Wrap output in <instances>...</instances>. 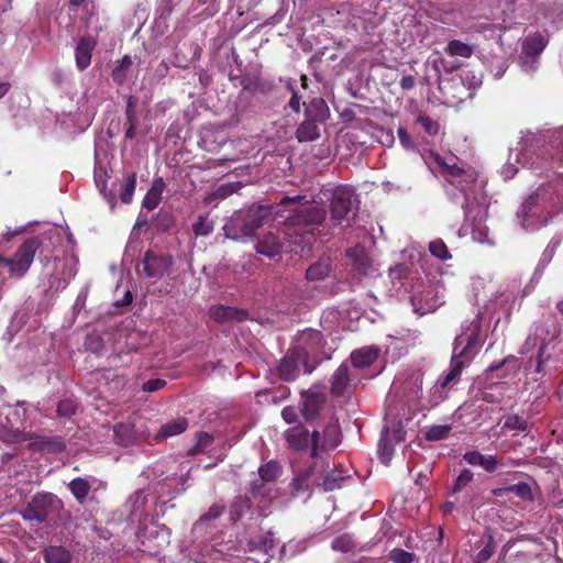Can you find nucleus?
I'll return each mask as SVG.
<instances>
[{
    "instance_id": "obj_3",
    "label": "nucleus",
    "mask_w": 563,
    "mask_h": 563,
    "mask_svg": "<svg viewBox=\"0 0 563 563\" xmlns=\"http://www.w3.org/2000/svg\"><path fill=\"white\" fill-rule=\"evenodd\" d=\"M278 206L291 207V214L286 217V223L291 227H314L323 223L327 218L325 209L322 206L308 205L305 196H285Z\"/></svg>"
},
{
    "instance_id": "obj_33",
    "label": "nucleus",
    "mask_w": 563,
    "mask_h": 563,
    "mask_svg": "<svg viewBox=\"0 0 563 563\" xmlns=\"http://www.w3.org/2000/svg\"><path fill=\"white\" fill-rule=\"evenodd\" d=\"M133 62L130 55H124L111 71V78L118 86H122L126 81L128 71L130 70Z\"/></svg>"
},
{
    "instance_id": "obj_34",
    "label": "nucleus",
    "mask_w": 563,
    "mask_h": 563,
    "mask_svg": "<svg viewBox=\"0 0 563 563\" xmlns=\"http://www.w3.org/2000/svg\"><path fill=\"white\" fill-rule=\"evenodd\" d=\"M282 473L283 468L276 461H269L258 467V476L268 484L275 483Z\"/></svg>"
},
{
    "instance_id": "obj_55",
    "label": "nucleus",
    "mask_w": 563,
    "mask_h": 563,
    "mask_svg": "<svg viewBox=\"0 0 563 563\" xmlns=\"http://www.w3.org/2000/svg\"><path fill=\"white\" fill-rule=\"evenodd\" d=\"M224 509H225L224 505L216 503V504L211 505L210 508L208 509V511L199 518L198 522H207L210 520H216L221 517V515L224 512Z\"/></svg>"
},
{
    "instance_id": "obj_11",
    "label": "nucleus",
    "mask_w": 563,
    "mask_h": 563,
    "mask_svg": "<svg viewBox=\"0 0 563 563\" xmlns=\"http://www.w3.org/2000/svg\"><path fill=\"white\" fill-rule=\"evenodd\" d=\"M313 462H321L323 464L322 471L320 468L317 470L316 486L325 493L340 488L347 478L342 468H332L329 461L322 455Z\"/></svg>"
},
{
    "instance_id": "obj_47",
    "label": "nucleus",
    "mask_w": 563,
    "mask_h": 563,
    "mask_svg": "<svg viewBox=\"0 0 563 563\" xmlns=\"http://www.w3.org/2000/svg\"><path fill=\"white\" fill-rule=\"evenodd\" d=\"M196 445L188 451L189 455L198 454L203 452L205 449L209 448L213 442V437L208 432H198L196 434Z\"/></svg>"
},
{
    "instance_id": "obj_8",
    "label": "nucleus",
    "mask_w": 563,
    "mask_h": 563,
    "mask_svg": "<svg viewBox=\"0 0 563 563\" xmlns=\"http://www.w3.org/2000/svg\"><path fill=\"white\" fill-rule=\"evenodd\" d=\"M437 163L443 178L462 192H465L468 186L477 180V173L472 167L464 168L457 164H449L440 156H438Z\"/></svg>"
},
{
    "instance_id": "obj_49",
    "label": "nucleus",
    "mask_w": 563,
    "mask_h": 563,
    "mask_svg": "<svg viewBox=\"0 0 563 563\" xmlns=\"http://www.w3.org/2000/svg\"><path fill=\"white\" fill-rule=\"evenodd\" d=\"M268 483L264 482L262 477L252 479L250 484V492L254 497H267L271 493Z\"/></svg>"
},
{
    "instance_id": "obj_28",
    "label": "nucleus",
    "mask_w": 563,
    "mask_h": 563,
    "mask_svg": "<svg viewBox=\"0 0 563 563\" xmlns=\"http://www.w3.org/2000/svg\"><path fill=\"white\" fill-rule=\"evenodd\" d=\"M165 188V183L162 178H157L153 181L152 187L146 192L142 206L146 210H154L162 200V194Z\"/></svg>"
},
{
    "instance_id": "obj_51",
    "label": "nucleus",
    "mask_w": 563,
    "mask_h": 563,
    "mask_svg": "<svg viewBox=\"0 0 563 563\" xmlns=\"http://www.w3.org/2000/svg\"><path fill=\"white\" fill-rule=\"evenodd\" d=\"M136 103L137 99L136 97L130 95L126 98V106H125V118L126 123L130 125H137V115H136Z\"/></svg>"
},
{
    "instance_id": "obj_26",
    "label": "nucleus",
    "mask_w": 563,
    "mask_h": 563,
    "mask_svg": "<svg viewBox=\"0 0 563 563\" xmlns=\"http://www.w3.org/2000/svg\"><path fill=\"white\" fill-rule=\"evenodd\" d=\"M331 273V261L329 257L320 258L311 264L306 271V278L310 282H318L327 278Z\"/></svg>"
},
{
    "instance_id": "obj_18",
    "label": "nucleus",
    "mask_w": 563,
    "mask_h": 563,
    "mask_svg": "<svg viewBox=\"0 0 563 563\" xmlns=\"http://www.w3.org/2000/svg\"><path fill=\"white\" fill-rule=\"evenodd\" d=\"M209 316L216 322L243 321L247 318V311L228 306H212Z\"/></svg>"
},
{
    "instance_id": "obj_41",
    "label": "nucleus",
    "mask_w": 563,
    "mask_h": 563,
    "mask_svg": "<svg viewBox=\"0 0 563 563\" xmlns=\"http://www.w3.org/2000/svg\"><path fill=\"white\" fill-rule=\"evenodd\" d=\"M417 123H419L422 126L423 131L430 136L437 135L440 131L439 121L435 119H432L431 117H429L426 113L418 114Z\"/></svg>"
},
{
    "instance_id": "obj_53",
    "label": "nucleus",
    "mask_w": 563,
    "mask_h": 563,
    "mask_svg": "<svg viewBox=\"0 0 563 563\" xmlns=\"http://www.w3.org/2000/svg\"><path fill=\"white\" fill-rule=\"evenodd\" d=\"M505 428L509 430L526 431L528 429V422L525 418L518 415H511L506 418Z\"/></svg>"
},
{
    "instance_id": "obj_12",
    "label": "nucleus",
    "mask_w": 563,
    "mask_h": 563,
    "mask_svg": "<svg viewBox=\"0 0 563 563\" xmlns=\"http://www.w3.org/2000/svg\"><path fill=\"white\" fill-rule=\"evenodd\" d=\"M300 397V413L305 421L311 422L318 419L327 401L325 395L314 389H308L301 390Z\"/></svg>"
},
{
    "instance_id": "obj_60",
    "label": "nucleus",
    "mask_w": 563,
    "mask_h": 563,
    "mask_svg": "<svg viewBox=\"0 0 563 563\" xmlns=\"http://www.w3.org/2000/svg\"><path fill=\"white\" fill-rule=\"evenodd\" d=\"M397 134H398L400 144L402 145V147H405L406 150L413 148V142L405 128H401V126L398 128Z\"/></svg>"
},
{
    "instance_id": "obj_36",
    "label": "nucleus",
    "mask_w": 563,
    "mask_h": 563,
    "mask_svg": "<svg viewBox=\"0 0 563 563\" xmlns=\"http://www.w3.org/2000/svg\"><path fill=\"white\" fill-rule=\"evenodd\" d=\"M445 52L451 56H461L468 58L473 54V48L468 44L459 40H452L448 43Z\"/></svg>"
},
{
    "instance_id": "obj_30",
    "label": "nucleus",
    "mask_w": 563,
    "mask_h": 563,
    "mask_svg": "<svg viewBox=\"0 0 563 563\" xmlns=\"http://www.w3.org/2000/svg\"><path fill=\"white\" fill-rule=\"evenodd\" d=\"M68 489L70 490L76 501L79 505H84L91 490V484L87 478L75 477L69 482Z\"/></svg>"
},
{
    "instance_id": "obj_37",
    "label": "nucleus",
    "mask_w": 563,
    "mask_h": 563,
    "mask_svg": "<svg viewBox=\"0 0 563 563\" xmlns=\"http://www.w3.org/2000/svg\"><path fill=\"white\" fill-rule=\"evenodd\" d=\"M26 440L24 432L21 430L1 427L0 428V441L5 444H16Z\"/></svg>"
},
{
    "instance_id": "obj_5",
    "label": "nucleus",
    "mask_w": 563,
    "mask_h": 563,
    "mask_svg": "<svg viewBox=\"0 0 563 563\" xmlns=\"http://www.w3.org/2000/svg\"><path fill=\"white\" fill-rule=\"evenodd\" d=\"M331 221L335 227L350 225V216L355 217L358 209V200L355 190L347 185H340L329 191Z\"/></svg>"
},
{
    "instance_id": "obj_39",
    "label": "nucleus",
    "mask_w": 563,
    "mask_h": 563,
    "mask_svg": "<svg viewBox=\"0 0 563 563\" xmlns=\"http://www.w3.org/2000/svg\"><path fill=\"white\" fill-rule=\"evenodd\" d=\"M213 221L208 214H199L197 221L192 224V231L196 236H207L213 232Z\"/></svg>"
},
{
    "instance_id": "obj_22",
    "label": "nucleus",
    "mask_w": 563,
    "mask_h": 563,
    "mask_svg": "<svg viewBox=\"0 0 563 563\" xmlns=\"http://www.w3.org/2000/svg\"><path fill=\"white\" fill-rule=\"evenodd\" d=\"M547 45V37L540 32H534L523 38L521 43V49L526 56L536 57L544 51Z\"/></svg>"
},
{
    "instance_id": "obj_20",
    "label": "nucleus",
    "mask_w": 563,
    "mask_h": 563,
    "mask_svg": "<svg viewBox=\"0 0 563 563\" xmlns=\"http://www.w3.org/2000/svg\"><path fill=\"white\" fill-rule=\"evenodd\" d=\"M323 464L321 462H312V464L305 471L299 473L291 482V487L296 493L306 492L309 489L310 483L316 485L317 470L322 471Z\"/></svg>"
},
{
    "instance_id": "obj_54",
    "label": "nucleus",
    "mask_w": 563,
    "mask_h": 563,
    "mask_svg": "<svg viewBox=\"0 0 563 563\" xmlns=\"http://www.w3.org/2000/svg\"><path fill=\"white\" fill-rule=\"evenodd\" d=\"M76 402L71 399L60 400L57 405V415L62 418H70L76 413Z\"/></svg>"
},
{
    "instance_id": "obj_46",
    "label": "nucleus",
    "mask_w": 563,
    "mask_h": 563,
    "mask_svg": "<svg viewBox=\"0 0 563 563\" xmlns=\"http://www.w3.org/2000/svg\"><path fill=\"white\" fill-rule=\"evenodd\" d=\"M509 493H514L517 497L522 500L532 501L533 494L531 487L526 482H520L518 484L507 486Z\"/></svg>"
},
{
    "instance_id": "obj_6",
    "label": "nucleus",
    "mask_w": 563,
    "mask_h": 563,
    "mask_svg": "<svg viewBox=\"0 0 563 563\" xmlns=\"http://www.w3.org/2000/svg\"><path fill=\"white\" fill-rule=\"evenodd\" d=\"M62 507L63 504L55 494L42 492L36 493L19 514L25 521L43 523Z\"/></svg>"
},
{
    "instance_id": "obj_24",
    "label": "nucleus",
    "mask_w": 563,
    "mask_h": 563,
    "mask_svg": "<svg viewBox=\"0 0 563 563\" xmlns=\"http://www.w3.org/2000/svg\"><path fill=\"white\" fill-rule=\"evenodd\" d=\"M305 104V117L323 123L330 117V111L327 102L322 98H313L309 103Z\"/></svg>"
},
{
    "instance_id": "obj_40",
    "label": "nucleus",
    "mask_w": 563,
    "mask_h": 563,
    "mask_svg": "<svg viewBox=\"0 0 563 563\" xmlns=\"http://www.w3.org/2000/svg\"><path fill=\"white\" fill-rule=\"evenodd\" d=\"M331 548L334 551H339L342 553H349V552L354 551L355 542L350 534L344 533V534L336 537L332 541Z\"/></svg>"
},
{
    "instance_id": "obj_61",
    "label": "nucleus",
    "mask_w": 563,
    "mask_h": 563,
    "mask_svg": "<svg viewBox=\"0 0 563 563\" xmlns=\"http://www.w3.org/2000/svg\"><path fill=\"white\" fill-rule=\"evenodd\" d=\"M288 88L291 90V98L289 100L288 106L295 113H299L301 107L300 97L297 90L291 85H289Z\"/></svg>"
},
{
    "instance_id": "obj_64",
    "label": "nucleus",
    "mask_w": 563,
    "mask_h": 563,
    "mask_svg": "<svg viewBox=\"0 0 563 563\" xmlns=\"http://www.w3.org/2000/svg\"><path fill=\"white\" fill-rule=\"evenodd\" d=\"M415 85H416V80H415L413 76H411V75L404 76L399 81V86L404 90H411V89H413Z\"/></svg>"
},
{
    "instance_id": "obj_52",
    "label": "nucleus",
    "mask_w": 563,
    "mask_h": 563,
    "mask_svg": "<svg viewBox=\"0 0 563 563\" xmlns=\"http://www.w3.org/2000/svg\"><path fill=\"white\" fill-rule=\"evenodd\" d=\"M473 476L474 474L471 470H462L453 484L452 493H459L464 489L473 481Z\"/></svg>"
},
{
    "instance_id": "obj_48",
    "label": "nucleus",
    "mask_w": 563,
    "mask_h": 563,
    "mask_svg": "<svg viewBox=\"0 0 563 563\" xmlns=\"http://www.w3.org/2000/svg\"><path fill=\"white\" fill-rule=\"evenodd\" d=\"M415 559V553L405 551L400 548L393 549L388 554V560L393 563H412Z\"/></svg>"
},
{
    "instance_id": "obj_7",
    "label": "nucleus",
    "mask_w": 563,
    "mask_h": 563,
    "mask_svg": "<svg viewBox=\"0 0 563 563\" xmlns=\"http://www.w3.org/2000/svg\"><path fill=\"white\" fill-rule=\"evenodd\" d=\"M481 330L482 327L479 321L471 322L468 327L470 333L461 334L455 339L453 355L470 364L483 345L479 338Z\"/></svg>"
},
{
    "instance_id": "obj_10",
    "label": "nucleus",
    "mask_w": 563,
    "mask_h": 563,
    "mask_svg": "<svg viewBox=\"0 0 563 563\" xmlns=\"http://www.w3.org/2000/svg\"><path fill=\"white\" fill-rule=\"evenodd\" d=\"M141 264L146 277L161 279L165 274L169 273L174 258L169 254L155 253L148 250L144 253Z\"/></svg>"
},
{
    "instance_id": "obj_9",
    "label": "nucleus",
    "mask_w": 563,
    "mask_h": 563,
    "mask_svg": "<svg viewBox=\"0 0 563 563\" xmlns=\"http://www.w3.org/2000/svg\"><path fill=\"white\" fill-rule=\"evenodd\" d=\"M272 206L253 205L245 212H240L233 219V223L240 222V232L242 235L251 236L263 225V221L271 216Z\"/></svg>"
},
{
    "instance_id": "obj_25",
    "label": "nucleus",
    "mask_w": 563,
    "mask_h": 563,
    "mask_svg": "<svg viewBox=\"0 0 563 563\" xmlns=\"http://www.w3.org/2000/svg\"><path fill=\"white\" fill-rule=\"evenodd\" d=\"M45 563H70L71 552L63 545H48L43 551Z\"/></svg>"
},
{
    "instance_id": "obj_29",
    "label": "nucleus",
    "mask_w": 563,
    "mask_h": 563,
    "mask_svg": "<svg viewBox=\"0 0 563 563\" xmlns=\"http://www.w3.org/2000/svg\"><path fill=\"white\" fill-rule=\"evenodd\" d=\"M252 508V501L246 496H236L229 507L230 520L235 523L242 519Z\"/></svg>"
},
{
    "instance_id": "obj_38",
    "label": "nucleus",
    "mask_w": 563,
    "mask_h": 563,
    "mask_svg": "<svg viewBox=\"0 0 563 563\" xmlns=\"http://www.w3.org/2000/svg\"><path fill=\"white\" fill-rule=\"evenodd\" d=\"M428 250L432 256L440 261H449L452 258V254L442 239L431 241Z\"/></svg>"
},
{
    "instance_id": "obj_42",
    "label": "nucleus",
    "mask_w": 563,
    "mask_h": 563,
    "mask_svg": "<svg viewBox=\"0 0 563 563\" xmlns=\"http://www.w3.org/2000/svg\"><path fill=\"white\" fill-rule=\"evenodd\" d=\"M136 187V174L132 173L128 176L122 184V190L120 194V199L123 203H130L132 201L134 191Z\"/></svg>"
},
{
    "instance_id": "obj_4",
    "label": "nucleus",
    "mask_w": 563,
    "mask_h": 563,
    "mask_svg": "<svg viewBox=\"0 0 563 563\" xmlns=\"http://www.w3.org/2000/svg\"><path fill=\"white\" fill-rule=\"evenodd\" d=\"M43 236L33 235L25 239L12 257L0 255V266H5L10 277H23L34 262L36 252L43 246Z\"/></svg>"
},
{
    "instance_id": "obj_32",
    "label": "nucleus",
    "mask_w": 563,
    "mask_h": 563,
    "mask_svg": "<svg viewBox=\"0 0 563 563\" xmlns=\"http://www.w3.org/2000/svg\"><path fill=\"white\" fill-rule=\"evenodd\" d=\"M114 437L120 445L129 446L135 440L134 424L130 422L117 423L113 428Z\"/></svg>"
},
{
    "instance_id": "obj_63",
    "label": "nucleus",
    "mask_w": 563,
    "mask_h": 563,
    "mask_svg": "<svg viewBox=\"0 0 563 563\" xmlns=\"http://www.w3.org/2000/svg\"><path fill=\"white\" fill-rule=\"evenodd\" d=\"M97 186L100 188V191L103 192V195L107 198L111 208H113L117 203L115 195L112 194V191L106 192V187H107L106 180H103L102 184H100V181H97Z\"/></svg>"
},
{
    "instance_id": "obj_62",
    "label": "nucleus",
    "mask_w": 563,
    "mask_h": 563,
    "mask_svg": "<svg viewBox=\"0 0 563 563\" xmlns=\"http://www.w3.org/2000/svg\"><path fill=\"white\" fill-rule=\"evenodd\" d=\"M380 460L383 463H387L393 454V448L387 442H384L379 446Z\"/></svg>"
},
{
    "instance_id": "obj_35",
    "label": "nucleus",
    "mask_w": 563,
    "mask_h": 563,
    "mask_svg": "<svg viewBox=\"0 0 563 563\" xmlns=\"http://www.w3.org/2000/svg\"><path fill=\"white\" fill-rule=\"evenodd\" d=\"M240 85L242 86L243 90L251 93L266 91V84L258 76L250 74L243 75L240 78Z\"/></svg>"
},
{
    "instance_id": "obj_13",
    "label": "nucleus",
    "mask_w": 563,
    "mask_h": 563,
    "mask_svg": "<svg viewBox=\"0 0 563 563\" xmlns=\"http://www.w3.org/2000/svg\"><path fill=\"white\" fill-rule=\"evenodd\" d=\"M468 363H466L464 360L459 358L454 355H452L451 363H450V369L443 377V379L440 382L439 386H435L432 393L433 396V405H438L439 402L443 401L446 398V394H444V389L449 388L451 384H453L461 375L464 367H466Z\"/></svg>"
},
{
    "instance_id": "obj_27",
    "label": "nucleus",
    "mask_w": 563,
    "mask_h": 563,
    "mask_svg": "<svg viewBox=\"0 0 563 563\" xmlns=\"http://www.w3.org/2000/svg\"><path fill=\"white\" fill-rule=\"evenodd\" d=\"M317 121L308 119L299 124L296 131V137L299 142H311L320 137L319 126Z\"/></svg>"
},
{
    "instance_id": "obj_2",
    "label": "nucleus",
    "mask_w": 563,
    "mask_h": 563,
    "mask_svg": "<svg viewBox=\"0 0 563 563\" xmlns=\"http://www.w3.org/2000/svg\"><path fill=\"white\" fill-rule=\"evenodd\" d=\"M285 440L288 446L296 452H309L313 460L322 452L336 449L342 442V432L339 420L331 418L321 430L314 429L311 432L301 423L285 431Z\"/></svg>"
},
{
    "instance_id": "obj_17",
    "label": "nucleus",
    "mask_w": 563,
    "mask_h": 563,
    "mask_svg": "<svg viewBox=\"0 0 563 563\" xmlns=\"http://www.w3.org/2000/svg\"><path fill=\"white\" fill-rule=\"evenodd\" d=\"M346 257L355 273L367 275L372 265V260L361 245H355L346 251Z\"/></svg>"
},
{
    "instance_id": "obj_1",
    "label": "nucleus",
    "mask_w": 563,
    "mask_h": 563,
    "mask_svg": "<svg viewBox=\"0 0 563 563\" xmlns=\"http://www.w3.org/2000/svg\"><path fill=\"white\" fill-rule=\"evenodd\" d=\"M563 211V186L542 185L521 205L517 212L520 224L526 230H538Z\"/></svg>"
},
{
    "instance_id": "obj_21",
    "label": "nucleus",
    "mask_w": 563,
    "mask_h": 563,
    "mask_svg": "<svg viewBox=\"0 0 563 563\" xmlns=\"http://www.w3.org/2000/svg\"><path fill=\"white\" fill-rule=\"evenodd\" d=\"M463 460L473 466H481L488 473H494L498 465H504V463H499L496 456L494 455H484L479 451H470L463 455Z\"/></svg>"
},
{
    "instance_id": "obj_14",
    "label": "nucleus",
    "mask_w": 563,
    "mask_h": 563,
    "mask_svg": "<svg viewBox=\"0 0 563 563\" xmlns=\"http://www.w3.org/2000/svg\"><path fill=\"white\" fill-rule=\"evenodd\" d=\"M303 352L300 347L290 349L279 363V376L285 382L296 379L299 374V363L303 360Z\"/></svg>"
},
{
    "instance_id": "obj_57",
    "label": "nucleus",
    "mask_w": 563,
    "mask_h": 563,
    "mask_svg": "<svg viewBox=\"0 0 563 563\" xmlns=\"http://www.w3.org/2000/svg\"><path fill=\"white\" fill-rule=\"evenodd\" d=\"M166 380L162 378H154L145 382L142 389L146 393H154L165 387Z\"/></svg>"
},
{
    "instance_id": "obj_58",
    "label": "nucleus",
    "mask_w": 563,
    "mask_h": 563,
    "mask_svg": "<svg viewBox=\"0 0 563 563\" xmlns=\"http://www.w3.org/2000/svg\"><path fill=\"white\" fill-rule=\"evenodd\" d=\"M549 358H550V355L549 354L545 355V346L541 345L538 351V356H537V367H536L537 373L545 374L544 365Z\"/></svg>"
},
{
    "instance_id": "obj_15",
    "label": "nucleus",
    "mask_w": 563,
    "mask_h": 563,
    "mask_svg": "<svg viewBox=\"0 0 563 563\" xmlns=\"http://www.w3.org/2000/svg\"><path fill=\"white\" fill-rule=\"evenodd\" d=\"M331 394L334 397H342L349 394L353 387L351 367L342 363L330 378Z\"/></svg>"
},
{
    "instance_id": "obj_19",
    "label": "nucleus",
    "mask_w": 563,
    "mask_h": 563,
    "mask_svg": "<svg viewBox=\"0 0 563 563\" xmlns=\"http://www.w3.org/2000/svg\"><path fill=\"white\" fill-rule=\"evenodd\" d=\"M379 347L375 345L364 346L351 353L352 365L356 368L369 367L379 356Z\"/></svg>"
},
{
    "instance_id": "obj_16",
    "label": "nucleus",
    "mask_w": 563,
    "mask_h": 563,
    "mask_svg": "<svg viewBox=\"0 0 563 563\" xmlns=\"http://www.w3.org/2000/svg\"><path fill=\"white\" fill-rule=\"evenodd\" d=\"M96 46L97 40L91 35L79 37L75 47V60L78 70L84 71L90 66Z\"/></svg>"
},
{
    "instance_id": "obj_50",
    "label": "nucleus",
    "mask_w": 563,
    "mask_h": 563,
    "mask_svg": "<svg viewBox=\"0 0 563 563\" xmlns=\"http://www.w3.org/2000/svg\"><path fill=\"white\" fill-rule=\"evenodd\" d=\"M85 347L92 353H100L103 349V340L97 332H91L86 335Z\"/></svg>"
},
{
    "instance_id": "obj_43",
    "label": "nucleus",
    "mask_w": 563,
    "mask_h": 563,
    "mask_svg": "<svg viewBox=\"0 0 563 563\" xmlns=\"http://www.w3.org/2000/svg\"><path fill=\"white\" fill-rule=\"evenodd\" d=\"M242 188L241 181H232L220 185L213 192L214 199H225Z\"/></svg>"
},
{
    "instance_id": "obj_56",
    "label": "nucleus",
    "mask_w": 563,
    "mask_h": 563,
    "mask_svg": "<svg viewBox=\"0 0 563 563\" xmlns=\"http://www.w3.org/2000/svg\"><path fill=\"white\" fill-rule=\"evenodd\" d=\"M25 416V410L21 409L19 407L9 406L8 407V413L5 416L8 423L13 427L14 424L22 422Z\"/></svg>"
},
{
    "instance_id": "obj_23",
    "label": "nucleus",
    "mask_w": 563,
    "mask_h": 563,
    "mask_svg": "<svg viewBox=\"0 0 563 563\" xmlns=\"http://www.w3.org/2000/svg\"><path fill=\"white\" fill-rule=\"evenodd\" d=\"M257 253L265 255L269 258L278 255L283 249V241L275 233H266L256 243Z\"/></svg>"
},
{
    "instance_id": "obj_31",
    "label": "nucleus",
    "mask_w": 563,
    "mask_h": 563,
    "mask_svg": "<svg viewBox=\"0 0 563 563\" xmlns=\"http://www.w3.org/2000/svg\"><path fill=\"white\" fill-rule=\"evenodd\" d=\"M188 428V421L185 418H178L163 424L157 432L155 439L163 440L169 437L178 435L186 431Z\"/></svg>"
},
{
    "instance_id": "obj_44",
    "label": "nucleus",
    "mask_w": 563,
    "mask_h": 563,
    "mask_svg": "<svg viewBox=\"0 0 563 563\" xmlns=\"http://www.w3.org/2000/svg\"><path fill=\"white\" fill-rule=\"evenodd\" d=\"M451 429L452 428L449 424H433L426 432V439L428 441H440L446 439Z\"/></svg>"
},
{
    "instance_id": "obj_59",
    "label": "nucleus",
    "mask_w": 563,
    "mask_h": 563,
    "mask_svg": "<svg viewBox=\"0 0 563 563\" xmlns=\"http://www.w3.org/2000/svg\"><path fill=\"white\" fill-rule=\"evenodd\" d=\"M282 417L287 423H295L298 419L297 409L294 406H286L282 410Z\"/></svg>"
},
{
    "instance_id": "obj_45",
    "label": "nucleus",
    "mask_w": 563,
    "mask_h": 563,
    "mask_svg": "<svg viewBox=\"0 0 563 563\" xmlns=\"http://www.w3.org/2000/svg\"><path fill=\"white\" fill-rule=\"evenodd\" d=\"M496 543L493 534H488L485 547L475 555L474 563H485L495 553Z\"/></svg>"
}]
</instances>
